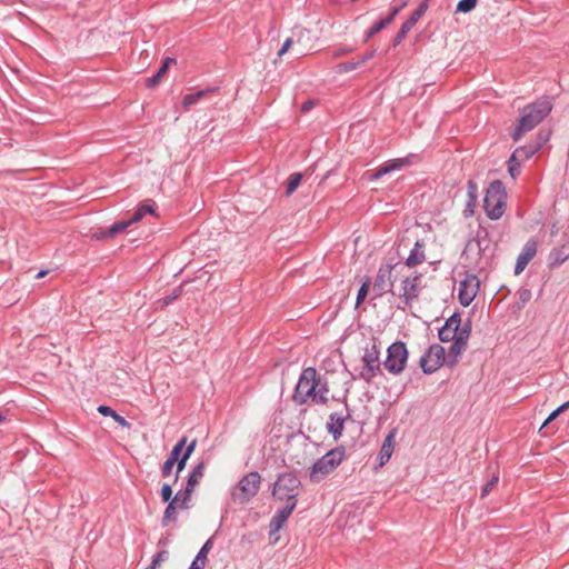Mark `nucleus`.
I'll return each instance as SVG.
<instances>
[{
	"label": "nucleus",
	"mask_w": 569,
	"mask_h": 569,
	"mask_svg": "<svg viewBox=\"0 0 569 569\" xmlns=\"http://www.w3.org/2000/svg\"><path fill=\"white\" fill-rule=\"evenodd\" d=\"M345 428V417L337 412H333L329 416V421L327 422V429L329 433H331L335 440H338Z\"/></svg>",
	"instance_id": "nucleus-20"
},
{
	"label": "nucleus",
	"mask_w": 569,
	"mask_h": 569,
	"mask_svg": "<svg viewBox=\"0 0 569 569\" xmlns=\"http://www.w3.org/2000/svg\"><path fill=\"white\" fill-rule=\"evenodd\" d=\"M359 67L357 62H346L338 66L340 71H352Z\"/></svg>",
	"instance_id": "nucleus-44"
},
{
	"label": "nucleus",
	"mask_w": 569,
	"mask_h": 569,
	"mask_svg": "<svg viewBox=\"0 0 569 569\" xmlns=\"http://www.w3.org/2000/svg\"><path fill=\"white\" fill-rule=\"evenodd\" d=\"M352 51H353L352 48H341V49L335 50L333 56L335 57H341V56L348 54V53H350Z\"/></svg>",
	"instance_id": "nucleus-48"
},
{
	"label": "nucleus",
	"mask_w": 569,
	"mask_h": 569,
	"mask_svg": "<svg viewBox=\"0 0 569 569\" xmlns=\"http://www.w3.org/2000/svg\"><path fill=\"white\" fill-rule=\"evenodd\" d=\"M471 331V322H445L439 329V339L442 342H451L448 351L447 366L452 368L458 362V357L466 350Z\"/></svg>",
	"instance_id": "nucleus-1"
},
{
	"label": "nucleus",
	"mask_w": 569,
	"mask_h": 569,
	"mask_svg": "<svg viewBox=\"0 0 569 569\" xmlns=\"http://www.w3.org/2000/svg\"><path fill=\"white\" fill-rule=\"evenodd\" d=\"M4 420V417L0 413V423Z\"/></svg>",
	"instance_id": "nucleus-54"
},
{
	"label": "nucleus",
	"mask_w": 569,
	"mask_h": 569,
	"mask_svg": "<svg viewBox=\"0 0 569 569\" xmlns=\"http://www.w3.org/2000/svg\"><path fill=\"white\" fill-rule=\"evenodd\" d=\"M406 164H408L407 159H395V160L381 166L377 170L367 171L365 173V178L370 181L376 180L393 170L401 169Z\"/></svg>",
	"instance_id": "nucleus-19"
},
{
	"label": "nucleus",
	"mask_w": 569,
	"mask_h": 569,
	"mask_svg": "<svg viewBox=\"0 0 569 569\" xmlns=\"http://www.w3.org/2000/svg\"><path fill=\"white\" fill-rule=\"evenodd\" d=\"M372 57H373V52H369V53L363 54V56L358 60V64H359V66L365 64V63H366L367 61H369Z\"/></svg>",
	"instance_id": "nucleus-49"
},
{
	"label": "nucleus",
	"mask_w": 569,
	"mask_h": 569,
	"mask_svg": "<svg viewBox=\"0 0 569 569\" xmlns=\"http://www.w3.org/2000/svg\"><path fill=\"white\" fill-rule=\"evenodd\" d=\"M317 371L315 368L309 367L306 368L299 378L297 383L293 400L297 403L303 405L308 400H311L313 392H316L317 387Z\"/></svg>",
	"instance_id": "nucleus-6"
},
{
	"label": "nucleus",
	"mask_w": 569,
	"mask_h": 569,
	"mask_svg": "<svg viewBox=\"0 0 569 569\" xmlns=\"http://www.w3.org/2000/svg\"><path fill=\"white\" fill-rule=\"evenodd\" d=\"M507 197V192L505 189H500V203H499V207H500V216H502L503 211H502V208L505 206L503 201H502V198H506Z\"/></svg>",
	"instance_id": "nucleus-50"
},
{
	"label": "nucleus",
	"mask_w": 569,
	"mask_h": 569,
	"mask_svg": "<svg viewBox=\"0 0 569 569\" xmlns=\"http://www.w3.org/2000/svg\"><path fill=\"white\" fill-rule=\"evenodd\" d=\"M497 480H498V478L496 476H493L491 478V480L483 487L482 492H481V497H486L488 495V492L493 489V487L496 486Z\"/></svg>",
	"instance_id": "nucleus-43"
},
{
	"label": "nucleus",
	"mask_w": 569,
	"mask_h": 569,
	"mask_svg": "<svg viewBox=\"0 0 569 569\" xmlns=\"http://www.w3.org/2000/svg\"><path fill=\"white\" fill-rule=\"evenodd\" d=\"M207 561H208L207 559L196 556V558L191 562L189 569H204Z\"/></svg>",
	"instance_id": "nucleus-40"
},
{
	"label": "nucleus",
	"mask_w": 569,
	"mask_h": 569,
	"mask_svg": "<svg viewBox=\"0 0 569 569\" xmlns=\"http://www.w3.org/2000/svg\"><path fill=\"white\" fill-rule=\"evenodd\" d=\"M529 297H530V292L529 291L525 290L523 292H521V299L522 300L529 299Z\"/></svg>",
	"instance_id": "nucleus-51"
},
{
	"label": "nucleus",
	"mask_w": 569,
	"mask_h": 569,
	"mask_svg": "<svg viewBox=\"0 0 569 569\" xmlns=\"http://www.w3.org/2000/svg\"><path fill=\"white\" fill-rule=\"evenodd\" d=\"M480 287L477 276L466 273L463 279L459 281L458 298L462 306L468 307L476 298Z\"/></svg>",
	"instance_id": "nucleus-12"
},
{
	"label": "nucleus",
	"mask_w": 569,
	"mask_h": 569,
	"mask_svg": "<svg viewBox=\"0 0 569 569\" xmlns=\"http://www.w3.org/2000/svg\"><path fill=\"white\" fill-rule=\"evenodd\" d=\"M46 273H47L46 271H40V272L37 274V278H38V279H40V278L44 277V276H46Z\"/></svg>",
	"instance_id": "nucleus-53"
},
{
	"label": "nucleus",
	"mask_w": 569,
	"mask_h": 569,
	"mask_svg": "<svg viewBox=\"0 0 569 569\" xmlns=\"http://www.w3.org/2000/svg\"><path fill=\"white\" fill-rule=\"evenodd\" d=\"M176 463L166 460L162 468H161V475L162 477H169L171 475L172 468Z\"/></svg>",
	"instance_id": "nucleus-42"
},
{
	"label": "nucleus",
	"mask_w": 569,
	"mask_h": 569,
	"mask_svg": "<svg viewBox=\"0 0 569 569\" xmlns=\"http://www.w3.org/2000/svg\"><path fill=\"white\" fill-rule=\"evenodd\" d=\"M385 368L392 375H399L405 370L408 360V350L403 342L397 341L388 347Z\"/></svg>",
	"instance_id": "nucleus-7"
},
{
	"label": "nucleus",
	"mask_w": 569,
	"mask_h": 569,
	"mask_svg": "<svg viewBox=\"0 0 569 569\" xmlns=\"http://www.w3.org/2000/svg\"><path fill=\"white\" fill-rule=\"evenodd\" d=\"M182 492H177L172 500L168 503L163 517H162V526H168L170 522H174L177 520V509H188L189 503L186 506L182 505Z\"/></svg>",
	"instance_id": "nucleus-18"
},
{
	"label": "nucleus",
	"mask_w": 569,
	"mask_h": 569,
	"mask_svg": "<svg viewBox=\"0 0 569 569\" xmlns=\"http://www.w3.org/2000/svg\"><path fill=\"white\" fill-rule=\"evenodd\" d=\"M370 288L369 280L365 281L362 286L360 287L358 295H357V305H359L361 301H363L368 295Z\"/></svg>",
	"instance_id": "nucleus-37"
},
{
	"label": "nucleus",
	"mask_w": 569,
	"mask_h": 569,
	"mask_svg": "<svg viewBox=\"0 0 569 569\" xmlns=\"http://www.w3.org/2000/svg\"><path fill=\"white\" fill-rule=\"evenodd\" d=\"M569 409V400L565 403H562L560 407H558L556 410H553L549 417L545 420V422L541 426V429L548 426L551 421H553L560 413Z\"/></svg>",
	"instance_id": "nucleus-34"
},
{
	"label": "nucleus",
	"mask_w": 569,
	"mask_h": 569,
	"mask_svg": "<svg viewBox=\"0 0 569 569\" xmlns=\"http://www.w3.org/2000/svg\"><path fill=\"white\" fill-rule=\"evenodd\" d=\"M380 349L376 340L371 346L365 348L362 356L363 368L360 371V378L370 382L380 372Z\"/></svg>",
	"instance_id": "nucleus-8"
},
{
	"label": "nucleus",
	"mask_w": 569,
	"mask_h": 569,
	"mask_svg": "<svg viewBox=\"0 0 569 569\" xmlns=\"http://www.w3.org/2000/svg\"><path fill=\"white\" fill-rule=\"evenodd\" d=\"M300 485L301 482L295 473L283 472L274 482L272 496L278 500H286L287 503L297 501Z\"/></svg>",
	"instance_id": "nucleus-4"
},
{
	"label": "nucleus",
	"mask_w": 569,
	"mask_h": 569,
	"mask_svg": "<svg viewBox=\"0 0 569 569\" xmlns=\"http://www.w3.org/2000/svg\"><path fill=\"white\" fill-rule=\"evenodd\" d=\"M521 150H515L508 162V173L512 179H516L520 173L521 163L519 162Z\"/></svg>",
	"instance_id": "nucleus-27"
},
{
	"label": "nucleus",
	"mask_w": 569,
	"mask_h": 569,
	"mask_svg": "<svg viewBox=\"0 0 569 569\" xmlns=\"http://www.w3.org/2000/svg\"><path fill=\"white\" fill-rule=\"evenodd\" d=\"M477 0H460L457 4V12H470L476 8Z\"/></svg>",
	"instance_id": "nucleus-35"
},
{
	"label": "nucleus",
	"mask_w": 569,
	"mask_h": 569,
	"mask_svg": "<svg viewBox=\"0 0 569 569\" xmlns=\"http://www.w3.org/2000/svg\"><path fill=\"white\" fill-rule=\"evenodd\" d=\"M393 440H395V433L393 432L388 433V436L386 437V439L381 446L380 452H379V460H380L381 466H383L387 461H389V459L392 456Z\"/></svg>",
	"instance_id": "nucleus-23"
},
{
	"label": "nucleus",
	"mask_w": 569,
	"mask_h": 569,
	"mask_svg": "<svg viewBox=\"0 0 569 569\" xmlns=\"http://www.w3.org/2000/svg\"><path fill=\"white\" fill-rule=\"evenodd\" d=\"M346 451L343 447H337L318 459L310 468L309 479L318 483L331 475L343 461Z\"/></svg>",
	"instance_id": "nucleus-3"
},
{
	"label": "nucleus",
	"mask_w": 569,
	"mask_h": 569,
	"mask_svg": "<svg viewBox=\"0 0 569 569\" xmlns=\"http://www.w3.org/2000/svg\"><path fill=\"white\" fill-rule=\"evenodd\" d=\"M196 447H197V439H193L188 446L186 445V449H184L182 456L190 458V456L194 451Z\"/></svg>",
	"instance_id": "nucleus-47"
},
{
	"label": "nucleus",
	"mask_w": 569,
	"mask_h": 569,
	"mask_svg": "<svg viewBox=\"0 0 569 569\" xmlns=\"http://www.w3.org/2000/svg\"><path fill=\"white\" fill-rule=\"evenodd\" d=\"M297 506V501H291L287 503L283 508L279 509L274 516L271 518L269 523V535L273 536L280 531V529L286 525L287 520L291 516L292 511Z\"/></svg>",
	"instance_id": "nucleus-13"
},
{
	"label": "nucleus",
	"mask_w": 569,
	"mask_h": 569,
	"mask_svg": "<svg viewBox=\"0 0 569 569\" xmlns=\"http://www.w3.org/2000/svg\"><path fill=\"white\" fill-rule=\"evenodd\" d=\"M552 101L549 98H541L526 106L520 113V118L510 132L515 141H519L521 137L536 128L552 110Z\"/></svg>",
	"instance_id": "nucleus-2"
},
{
	"label": "nucleus",
	"mask_w": 569,
	"mask_h": 569,
	"mask_svg": "<svg viewBox=\"0 0 569 569\" xmlns=\"http://www.w3.org/2000/svg\"><path fill=\"white\" fill-rule=\"evenodd\" d=\"M292 43H293L292 38L286 39V41L282 43L280 50L278 51V58H282L283 54L289 51V49L291 48Z\"/></svg>",
	"instance_id": "nucleus-41"
},
{
	"label": "nucleus",
	"mask_w": 569,
	"mask_h": 569,
	"mask_svg": "<svg viewBox=\"0 0 569 569\" xmlns=\"http://www.w3.org/2000/svg\"><path fill=\"white\" fill-rule=\"evenodd\" d=\"M196 447H197V439H193L188 446L186 445V449H184L182 456L190 458V456L194 451Z\"/></svg>",
	"instance_id": "nucleus-46"
},
{
	"label": "nucleus",
	"mask_w": 569,
	"mask_h": 569,
	"mask_svg": "<svg viewBox=\"0 0 569 569\" xmlns=\"http://www.w3.org/2000/svg\"><path fill=\"white\" fill-rule=\"evenodd\" d=\"M168 558L169 552L167 550H160L153 556L150 566H148L146 569H156L161 562L168 560Z\"/></svg>",
	"instance_id": "nucleus-33"
},
{
	"label": "nucleus",
	"mask_w": 569,
	"mask_h": 569,
	"mask_svg": "<svg viewBox=\"0 0 569 569\" xmlns=\"http://www.w3.org/2000/svg\"><path fill=\"white\" fill-rule=\"evenodd\" d=\"M213 546L212 539H208L204 545L201 547L197 556L207 559L208 560V553L210 552L211 548Z\"/></svg>",
	"instance_id": "nucleus-38"
},
{
	"label": "nucleus",
	"mask_w": 569,
	"mask_h": 569,
	"mask_svg": "<svg viewBox=\"0 0 569 569\" xmlns=\"http://www.w3.org/2000/svg\"><path fill=\"white\" fill-rule=\"evenodd\" d=\"M428 10L427 0L422 1L417 10L412 13V16L403 22L398 34L396 36L395 42L396 44L400 43L407 36V33L415 27L418 20L426 13Z\"/></svg>",
	"instance_id": "nucleus-15"
},
{
	"label": "nucleus",
	"mask_w": 569,
	"mask_h": 569,
	"mask_svg": "<svg viewBox=\"0 0 569 569\" xmlns=\"http://www.w3.org/2000/svg\"><path fill=\"white\" fill-rule=\"evenodd\" d=\"M170 64H176V59H173V58H166L163 63H162V66H161V68L157 72V74H154L153 77L147 79V81H146L147 87H149V88L156 87L160 82L161 78L168 71V68H169Z\"/></svg>",
	"instance_id": "nucleus-24"
},
{
	"label": "nucleus",
	"mask_w": 569,
	"mask_h": 569,
	"mask_svg": "<svg viewBox=\"0 0 569 569\" xmlns=\"http://www.w3.org/2000/svg\"><path fill=\"white\" fill-rule=\"evenodd\" d=\"M403 280L401 281L400 296L405 299L408 305L411 300L416 299L421 289L423 288L422 277L417 272L401 273Z\"/></svg>",
	"instance_id": "nucleus-11"
},
{
	"label": "nucleus",
	"mask_w": 569,
	"mask_h": 569,
	"mask_svg": "<svg viewBox=\"0 0 569 569\" xmlns=\"http://www.w3.org/2000/svg\"><path fill=\"white\" fill-rule=\"evenodd\" d=\"M407 6V2H403L401 6L399 7H396L392 9L391 13L389 17L387 18H383L382 20L376 22L367 32V39L368 38H371L372 36H375L376 33H378L379 31H381L383 28H386L388 24H390L392 22V20L395 19V17L399 13V11L405 8Z\"/></svg>",
	"instance_id": "nucleus-21"
},
{
	"label": "nucleus",
	"mask_w": 569,
	"mask_h": 569,
	"mask_svg": "<svg viewBox=\"0 0 569 569\" xmlns=\"http://www.w3.org/2000/svg\"><path fill=\"white\" fill-rule=\"evenodd\" d=\"M208 91L200 90L194 93H189L183 97L182 106L184 109H189L191 106L196 104L201 98L206 96Z\"/></svg>",
	"instance_id": "nucleus-28"
},
{
	"label": "nucleus",
	"mask_w": 569,
	"mask_h": 569,
	"mask_svg": "<svg viewBox=\"0 0 569 569\" xmlns=\"http://www.w3.org/2000/svg\"><path fill=\"white\" fill-rule=\"evenodd\" d=\"M485 210L492 220L498 219V182L492 181L485 197Z\"/></svg>",
	"instance_id": "nucleus-17"
},
{
	"label": "nucleus",
	"mask_w": 569,
	"mask_h": 569,
	"mask_svg": "<svg viewBox=\"0 0 569 569\" xmlns=\"http://www.w3.org/2000/svg\"><path fill=\"white\" fill-rule=\"evenodd\" d=\"M541 148V144H538L537 147H523L518 148L517 150H521L519 162L521 163L525 160H528L530 157H532L539 149Z\"/></svg>",
	"instance_id": "nucleus-36"
},
{
	"label": "nucleus",
	"mask_w": 569,
	"mask_h": 569,
	"mask_svg": "<svg viewBox=\"0 0 569 569\" xmlns=\"http://www.w3.org/2000/svg\"><path fill=\"white\" fill-rule=\"evenodd\" d=\"M317 387H316V392H313L312 397H311V400L313 402H317V403H320V405H326L328 402V392H329V388L327 386L326 382H322L318 377H317Z\"/></svg>",
	"instance_id": "nucleus-25"
},
{
	"label": "nucleus",
	"mask_w": 569,
	"mask_h": 569,
	"mask_svg": "<svg viewBox=\"0 0 569 569\" xmlns=\"http://www.w3.org/2000/svg\"><path fill=\"white\" fill-rule=\"evenodd\" d=\"M187 445V438L186 437H182L176 445L174 447L172 448L169 457L167 460L176 463L179 459H180V453L181 451L184 449Z\"/></svg>",
	"instance_id": "nucleus-29"
},
{
	"label": "nucleus",
	"mask_w": 569,
	"mask_h": 569,
	"mask_svg": "<svg viewBox=\"0 0 569 569\" xmlns=\"http://www.w3.org/2000/svg\"><path fill=\"white\" fill-rule=\"evenodd\" d=\"M147 213L153 214L154 213L153 207L150 206V204H142V206H140L137 209V211L133 213V216L130 218V222H132V223L139 222L140 220L143 219V217Z\"/></svg>",
	"instance_id": "nucleus-30"
},
{
	"label": "nucleus",
	"mask_w": 569,
	"mask_h": 569,
	"mask_svg": "<svg viewBox=\"0 0 569 569\" xmlns=\"http://www.w3.org/2000/svg\"><path fill=\"white\" fill-rule=\"evenodd\" d=\"M161 498L164 502H170L172 500V488L170 485L164 483L161 488Z\"/></svg>",
	"instance_id": "nucleus-39"
},
{
	"label": "nucleus",
	"mask_w": 569,
	"mask_h": 569,
	"mask_svg": "<svg viewBox=\"0 0 569 569\" xmlns=\"http://www.w3.org/2000/svg\"><path fill=\"white\" fill-rule=\"evenodd\" d=\"M260 483L261 476L257 471L244 475L233 488L232 499L240 505L248 503L258 493Z\"/></svg>",
	"instance_id": "nucleus-5"
},
{
	"label": "nucleus",
	"mask_w": 569,
	"mask_h": 569,
	"mask_svg": "<svg viewBox=\"0 0 569 569\" xmlns=\"http://www.w3.org/2000/svg\"><path fill=\"white\" fill-rule=\"evenodd\" d=\"M448 356L440 345H431L421 356L419 365L426 375L436 372L440 367L447 365Z\"/></svg>",
	"instance_id": "nucleus-9"
},
{
	"label": "nucleus",
	"mask_w": 569,
	"mask_h": 569,
	"mask_svg": "<svg viewBox=\"0 0 569 569\" xmlns=\"http://www.w3.org/2000/svg\"><path fill=\"white\" fill-rule=\"evenodd\" d=\"M98 412L101 413L102 416L113 418V420L121 427H130V423L126 420V418L118 415L111 407L99 406Z\"/></svg>",
	"instance_id": "nucleus-26"
},
{
	"label": "nucleus",
	"mask_w": 569,
	"mask_h": 569,
	"mask_svg": "<svg viewBox=\"0 0 569 569\" xmlns=\"http://www.w3.org/2000/svg\"><path fill=\"white\" fill-rule=\"evenodd\" d=\"M188 459L189 458L181 456L180 459L176 462V465H177L176 480L178 479L179 473L184 469Z\"/></svg>",
	"instance_id": "nucleus-45"
},
{
	"label": "nucleus",
	"mask_w": 569,
	"mask_h": 569,
	"mask_svg": "<svg viewBox=\"0 0 569 569\" xmlns=\"http://www.w3.org/2000/svg\"><path fill=\"white\" fill-rule=\"evenodd\" d=\"M423 244L419 241L416 242L415 248L411 250L409 257L406 260V263L402 264L406 268L410 269L426 260L425 252L422 250Z\"/></svg>",
	"instance_id": "nucleus-22"
},
{
	"label": "nucleus",
	"mask_w": 569,
	"mask_h": 569,
	"mask_svg": "<svg viewBox=\"0 0 569 569\" xmlns=\"http://www.w3.org/2000/svg\"><path fill=\"white\" fill-rule=\"evenodd\" d=\"M204 475V462H199L190 472L186 488L183 491V498H182V505L186 506L187 503H190L191 501V495L196 488V486L199 483V481L202 479Z\"/></svg>",
	"instance_id": "nucleus-14"
},
{
	"label": "nucleus",
	"mask_w": 569,
	"mask_h": 569,
	"mask_svg": "<svg viewBox=\"0 0 569 569\" xmlns=\"http://www.w3.org/2000/svg\"><path fill=\"white\" fill-rule=\"evenodd\" d=\"M405 267L396 263L395 266L385 264L381 266L378 270L377 277L373 282L372 290L376 293V296H382L385 292L390 291L392 288V274L396 273H403Z\"/></svg>",
	"instance_id": "nucleus-10"
},
{
	"label": "nucleus",
	"mask_w": 569,
	"mask_h": 569,
	"mask_svg": "<svg viewBox=\"0 0 569 569\" xmlns=\"http://www.w3.org/2000/svg\"><path fill=\"white\" fill-rule=\"evenodd\" d=\"M132 222H130V219L129 220H126V221H119V222H116L114 224H112L106 232H104V237H113L114 234H117L118 232H121V231H124L129 226H131Z\"/></svg>",
	"instance_id": "nucleus-32"
},
{
	"label": "nucleus",
	"mask_w": 569,
	"mask_h": 569,
	"mask_svg": "<svg viewBox=\"0 0 569 569\" xmlns=\"http://www.w3.org/2000/svg\"><path fill=\"white\" fill-rule=\"evenodd\" d=\"M301 180H302V174L300 172L292 173L288 178L286 194L291 196L297 190V188L300 186Z\"/></svg>",
	"instance_id": "nucleus-31"
},
{
	"label": "nucleus",
	"mask_w": 569,
	"mask_h": 569,
	"mask_svg": "<svg viewBox=\"0 0 569 569\" xmlns=\"http://www.w3.org/2000/svg\"><path fill=\"white\" fill-rule=\"evenodd\" d=\"M447 320L453 321V320H460V319L457 313H453Z\"/></svg>",
	"instance_id": "nucleus-52"
},
{
	"label": "nucleus",
	"mask_w": 569,
	"mask_h": 569,
	"mask_svg": "<svg viewBox=\"0 0 569 569\" xmlns=\"http://www.w3.org/2000/svg\"><path fill=\"white\" fill-rule=\"evenodd\" d=\"M537 253V242L535 240H529L523 246L520 254L518 256L515 274L519 276L528 266V263L533 259Z\"/></svg>",
	"instance_id": "nucleus-16"
}]
</instances>
